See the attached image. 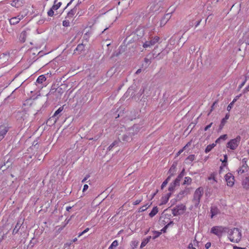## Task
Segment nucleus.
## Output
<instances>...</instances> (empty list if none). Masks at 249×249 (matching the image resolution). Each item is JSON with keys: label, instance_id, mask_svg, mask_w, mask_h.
<instances>
[{"label": "nucleus", "instance_id": "obj_1", "mask_svg": "<svg viewBox=\"0 0 249 249\" xmlns=\"http://www.w3.org/2000/svg\"><path fill=\"white\" fill-rule=\"evenodd\" d=\"M141 128L138 124H134L132 127L128 128L125 131L118 134L119 142L123 143L130 142L132 140V136L137 133Z\"/></svg>", "mask_w": 249, "mask_h": 249}, {"label": "nucleus", "instance_id": "obj_2", "mask_svg": "<svg viewBox=\"0 0 249 249\" xmlns=\"http://www.w3.org/2000/svg\"><path fill=\"white\" fill-rule=\"evenodd\" d=\"M227 232L228 233V238L231 242L238 243L240 241L242 234L238 228H234L231 230L228 229Z\"/></svg>", "mask_w": 249, "mask_h": 249}, {"label": "nucleus", "instance_id": "obj_3", "mask_svg": "<svg viewBox=\"0 0 249 249\" xmlns=\"http://www.w3.org/2000/svg\"><path fill=\"white\" fill-rule=\"evenodd\" d=\"M203 189L202 187H199L195 191L193 199L192 200L195 207H197L200 203V199L203 195Z\"/></svg>", "mask_w": 249, "mask_h": 249}, {"label": "nucleus", "instance_id": "obj_4", "mask_svg": "<svg viewBox=\"0 0 249 249\" xmlns=\"http://www.w3.org/2000/svg\"><path fill=\"white\" fill-rule=\"evenodd\" d=\"M228 228L222 226H214L211 228V232L220 238L224 233L227 232Z\"/></svg>", "mask_w": 249, "mask_h": 249}, {"label": "nucleus", "instance_id": "obj_5", "mask_svg": "<svg viewBox=\"0 0 249 249\" xmlns=\"http://www.w3.org/2000/svg\"><path fill=\"white\" fill-rule=\"evenodd\" d=\"M144 30L142 28H138L132 33L129 36H127L126 39H129L130 41V38L132 36L134 40H139L142 38L144 36Z\"/></svg>", "mask_w": 249, "mask_h": 249}, {"label": "nucleus", "instance_id": "obj_6", "mask_svg": "<svg viewBox=\"0 0 249 249\" xmlns=\"http://www.w3.org/2000/svg\"><path fill=\"white\" fill-rule=\"evenodd\" d=\"M241 138L237 136L235 138L231 140L227 143V147L231 150H235L239 145Z\"/></svg>", "mask_w": 249, "mask_h": 249}, {"label": "nucleus", "instance_id": "obj_7", "mask_svg": "<svg viewBox=\"0 0 249 249\" xmlns=\"http://www.w3.org/2000/svg\"><path fill=\"white\" fill-rule=\"evenodd\" d=\"M16 117L17 120L21 123H22L23 122H25L24 124H25L26 123L30 122V121L28 119L29 118V114L23 110L17 112Z\"/></svg>", "mask_w": 249, "mask_h": 249}, {"label": "nucleus", "instance_id": "obj_8", "mask_svg": "<svg viewBox=\"0 0 249 249\" xmlns=\"http://www.w3.org/2000/svg\"><path fill=\"white\" fill-rule=\"evenodd\" d=\"M248 159L247 158H244L241 163V166L237 170L238 174H242L248 171L249 167L248 165L247 162Z\"/></svg>", "mask_w": 249, "mask_h": 249}, {"label": "nucleus", "instance_id": "obj_9", "mask_svg": "<svg viewBox=\"0 0 249 249\" xmlns=\"http://www.w3.org/2000/svg\"><path fill=\"white\" fill-rule=\"evenodd\" d=\"M160 40V37L158 36H155L154 37L151 38L150 40L145 41L143 44V48H148L154 46Z\"/></svg>", "mask_w": 249, "mask_h": 249}, {"label": "nucleus", "instance_id": "obj_10", "mask_svg": "<svg viewBox=\"0 0 249 249\" xmlns=\"http://www.w3.org/2000/svg\"><path fill=\"white\" fill-rule=\"evenodd\" d=\"M225 178L227 185L232 187L234 183V177L232 174L231 173H228L225 175Z\"/></svg>", "mask_w": 249, "mask_h": 249}, {"label": "nucleus", "instance_id": "obj_11", "mask_svg": "<svg viewBox=\"0 0 249 249\" xmlns=\"http://www.w3.org/2000/svg\"><path fill=\"white\" fill-rule=\"evenodd\" d=\"M57 1L55 0L54 4L51 7V8L48 11L47 14L50 17H53L54 15V10H57L61 5L62 3L59 2L56 3Z\"/></svg>", "mask_w": 249, "mask_h": 249}, {"label": "nucleus", "instance_id": "obj_12", "mask_svg": "<svg viewBox=\"0 0 249 249\" xmlns=\"http://www.w3.org/2000/svg\"><path fill=\"white\" fill-rule=\"evenodd\" d=\"M161 4L159 3L153 2L151 3L149 7V11L151 12H157L160 11Z\"/></svg>", "mask_w": 249, "mask_h": 249}, {"label": "nucleus", "instance_id": "obj_13", "mask_svg": "<svg viewBox=\"0 0 249 249\" xmlns=\"http://www.w3.org/2000/svg\"><path fill=\"white\" fill-rule=\"evenodd\" d=\"M172 12H169L168 13L166 14L164 16L161 18L160 23V26L162 27L164 26L167 21L169 20L171 17Z\"/></svg>", "mask_w": 249, "mask_h": 249}, {"label": "nucleus", "instance_id": "obj_14", "mask_svg": "<svg viewBox=\"0 0 249 249\" xmlns=\"http://www.w3.org/2000/svg\"><path fill=\"white\" fill-rule=\"evenodd\" d=\"M53 90H54V89H52L50 90L49 94L50 95L52 94H53L57 98L60 97L61 95L64 92L63 89L60 87L57 88L54 91H53Z\"/></svg>", "mask_w": 249, "mask_h": 249}, {"label": "nucleus", "instance_id": "obj_15", "mask_svg": "<svg viewBox=\"0 0 249 249\" xmlns=\"http://www.w3.org/2000/svg\"><path fill=\"white\" fill-rule=\"evenodd\" d=\"M30 30L27 29L25 31H23L20 34L19 39L22 42H24L26 40L27 36L30 35Z\"/></svg>", "mask_w": 249, "mask_h": 249}, {"label": "nucleus", "instance_id": "obj_16", "mask_svg": "<svg viewBox=\"0 0 249 249\" xmlns=\"http://www.w3.org/2000/svg\"><path fill=\"white\" fill-rule=\"evenodd\" d=\"M191 189V188L186 187L184 190L180 191L177 196L178 198L180 199L185 196L189 194Z\"/></svg>", "mask_w": 249, "mask_h": 249}, {"label": "nucleus", "instance_id": "obj_17", "mask_svg": "<svg viewBox=\"0 0 249 249\" xmlns=\"http://www.w3.org/2000/svg\"><path fill=\"white\" fill-rule=\"evenodd\" d=\"M78 6V4L76 5L73 8L71 9L67 15V16L65 18H68L69 19H72L74 15L75 14V13L77 12V7Z\"/></svg>", "mask_w": 249, "mask_h": 249}, {"label": "nucleus", "instance_id": "obj_18", "mask_svg": "<svg viewBox=\"0 0 249 249\" xmlns=\"http://www.w3.org/2000/svg\"><path fill=\"white\" fill-rule=\"evenodd\" d=\"M8 129L6 126L4 125H0V141L3 139L4 136L8 132Z\"/></svg>", "mask_w": 249, "mask_h": 249}, {"label": "nucleus", "instance_id": "obj_19", "mask_svg": "<svg viewBox=\"0 0 249 249\" xmlns=\"http://www.w3.org/2000/svg\"><path fill=\"white\" fill-rule=\"evenodd\" d=\"M242 185L244 189H249V177H246L242 180Z\"/></svg>", "mask_w": 249, "mask_h": 249}, {"label": "nucleus", "instance_id": "obj_20", "mask_svg": "<svg viewBox=\"0 0 249 249\" xmlns=\"http://www.w3.org/2000/svg\"><path fill=\"white\" fill-rule=\"evenodd\" d=\"M230 114L227 113L226 114L225 117L221 120L220 124L219 125V129L221 130L223 128V126L227 122V120L229 118Z\"/></svg>", "mask_w": 249, "mask_h": 249}, {"label": "nucleus", "instance_id": "obj_21", "mask_svg": "<svg viewBox=\"0 0 249 249\" xmlns=\"http://www.w3.org/2000/svg\"><path fill=\"white\" fill-rule=\"evenodd\" d=\"M85 50V46L83 44H79L77 45L75 49L74 50V53H76V52H78V54L82 53L83 51Z\"/></svg>", "mask_w": 249, "mask_h": 249}, {"label": "nucleus", "instance_id": "obj_22", "mask_svg": "<svg viewBox=\"0 0 249 249\" xmlns=\"http://www.w3.org/2000/svg\"><path fill=\"white\" fill-rule=\"evenodd\" d=\"M171 195V193L170 192L168 193L165 196H162L160 205L165 204L168 202Z\"/></svg>", "mask_w": 249, "mask_h": 249}, {"label": "nucleus", "instance_id": "obj_23", "mask_svg": "<svg viewBox=\"0 0 249 249\" xmlns=\"http://www.w3.org/2000/svg\"><path fill=\"white\" fill-rule=\"evenodd\" d=\"M63 108V107H61L54 112L53 115L52 116V118L55 119V122H56V120L58 119L59 116H58V115L62 111Z\"/></svg>", "mask_w": 249, "mask_h": 249}, {"label": "nucleus", "instance_id": "obj_24", "mask_svg": "<svg viewBox=\"0 0 249 249\" xmlns=\"http://www.w3.org/2000/svg\"><path fill=\"white\" fill-rule=\"evenodd\" d=\"M22 224V222L21 223V222L20 221H18L17 222L15 227L14 228V229L13 230L12 233L13 234H16V233H17L18 232V231H19V229H20V227H21Z\"/></svg>", "mask_w": 249, "mask_h": 249}, {"label": "nucleus", "instance_id": "obj_25", "mask_svg": "<svg viewBox=\"0 0 249 249\" xmlns=\"http://www.w3.org/2000/svg\"><path fill=\"white\" fill-rule=\"evenodd\" d=\"M185 173V169H183L182 171L180 172V173L178 175L177 178H176V179L174 180L175 182H176L179 185L180 181L181 179L183 178V177Z\"/></svg>", "mask_w": 249, "mask_h": 249}, {"label": "nucleus", "instance_id": "obj_26", "mask_svg": "<svg viewBox=\"0 0 249 249\" xmlns=\"http://www.w3.org/2000/svg\"><path fill=\"white\" fill-rule=\"evenodd\" d=\"M20 19L21 18L18 17H14L10 19L9 22L11 25H15L18 23Z\"/></svg>", "mask_w": 249, "mask_h": 249}, {"label": "nucleus", "instance_id": "obj_27", "mask_svg": "<svg viewBox=\"0 0 249 249\" xmlns=\"http://www.w3.org/2000/svg\"><path fill=\"white\" fill-rule=\"evenodd\" d=\"M179 185L176 182L174 181L173 182L170 183V186L168 188V190L171 193L173 192L176 186H179Z\"/></svg>", "mask_w": 249, "mask_h": 249}, {"label": "nucleus", "instance_id": "obj_28", "mask_svg": "<svg viewBox=\"0 0 249 249\" xmlns=\"http://www.w3.org/2000/svg\"><path fill=\"white\" fill-rule=\"evenodd\" d=\"M151 238L152 237L151 236H148L145 239H144L141 243V248H142L144 247L149 242Z\"/></svg>", "mask_w": 249, "mask_h": 249}, {"label": "nucleus", "instance_id": "obj_29", "mask_svg": "<svg viewBox=\"0 0 249 249\" xmlns=\"http://www.w3.org/2000/svg\"><path fill=\"white\" fill-rule=\"evenodd\" d=\"M176 172V165L173 164L171 168H170L168 173L171 175V176H174Z\"/></svg>", "mask_w": 249, "mask_h": 249}, {"label": "nucleus", "instance_id": "obj_30", "mask_svg": "<svg viewBox=\"0 0 249 249\" xmlns=\"http://www.w3.org/2000/svg\"><path fill=\"white\" fill-rule=\"evenodd\" d=\"M218 210L216 207H212L211 208V218L218 213Z\"/></svg>", "mask_w": 249, "mask_h": 249}, {"label": "nucleus", "instance_id": "obj_31", "mask_svg": "<svg viewBox=\"0 0 249 249\" xmlns=\"http://www.w3.org/2000/svg\"><path fill=\"white\" fill-rule=\"evenodd\" d=\"M158 212V208L157 206L154 207L151 212L149 213V215L150 217L154 216Z\"/></svg>", "mask_w": 249, "mask_h": 249}, {"label": "nucleus", "instance_id": "obj_32", "mask_svg": "<svg viewBox=\"0 0 249 249\" xmlns=\"http://www.w3.org/2000/svg\"><path fill=\"white\" fill-rule=\"evenodd\" d=\"M46 80V77L44 75H40L36 80V83L38 84H42Z\"/></svg>", "mask_w": 249, "mask_h": 249}, {"label": "nucleus", "instance_id": "obj_33", "mask_svg": "<svg viewBox=\"0 0 249 249\" xmlns=\"http://www.w3.org/2000/svg\"><path fill=\"white\" fill-rule=\"evenodd\" d=\"M172 214L174 216H178V215H180L183 214L182 212H179L178 209L176 207H175L172 210Z\"/></svg>", "mask_w": 249, "mask_h": 249}, {"label": "nucleus", "instance_id": "obj_34", "mask_svg": "<svg viewBox=\"0 0 249 249\" xmlns=\"http://www.w3.org/2000/svg\"><path fill=\"white\" fill-rule=\"evenodd\" d=\"M192 178L190 177H186L185 178L184 181L183 183V185H190L192 182Z\"/></svg>", "mask_w": 249, "mask_h": 249}, {"label": "nucleus", "instance_id": "obj_35", "mask_svg": "<svg viewBox=\"0 0 249 249\" xmlns=\"http://www.w3.org/2000/svg\"><path fill=\"white\" fill-rule=\"evenodd\" d=\"M21 1L19 0H15L12 1L11 5L13 6L18 7L21 5Z\"/></svg>", "mask_w": 249, "mask_h": 249}, {"label": "nucleus", "instance_id": "obj_36", "mask_svg": "<svg viewBox=\"0 0 249 249\" xmlns=\"http://www.w3.org/2000/svg\"><path fill=\"white\" fill-rule=\"evenodd\" d=\"M176 207L178 209L179 212H182L183 213L186 210V207L185 205L183 204H181L180 205L176 206Z\"/></svg>", "mask_w": 249, "mask_h": 249}, {"label": "nucleus", "instance_id": "obj_37", "mask_svg": "<svg viewBox=\"0 0 249 249\" xmlns=\"http://www.w3.org/2000/svg\"><path fill=\"white\" fill-rule=\"evenodd\" d=\"M152 232L154 233V234L155 235L154 236H153L152 238L153 239H156V238L158 237L159 236H160L161 234V232H160V231H152Z\"/></svg>", "mask_w": 249, "mask_h": 249}, {"label": "nucleus", "instance_id": "obj_38", "mask_svg": "<svg viewBox=\"0 0 249 249\" xmlns=\"http://www.w3.org/2000/svg\"><path fill=\"white\" fill-rule=\"evenodd\" d=\"M227 138V135H226V134H224V135H221V136L219 138H218V139L216 140L215 142H216V143H218V142H220L221 140H226Z\"/></svg>", "mask_w": 249, "mask_h": 249}, {"label": "nucleus", "instance_id": "obj_39", "mask_svg": "<svg viewBox=\"0 0 249 249\" xmlns=\"http://www.w3.org/2000/svg\"><path fill=\"white\" fill-rule=\"evenodd\" d=\"M62 25L64 27H69L70 26L69 19L67 18L63 21Z\"/></svg>", "mask_w": 249, "mask_h": 249}, {"label": "nucleus", "instance_id": "obj_40", "mask_svg": "<svg viewBox=\"0 0 249 249\" xmlns=\"http://www.w3.org/2000/svg\"><path fill=\"white\" fill-rule=\"evenodd\" d=\"M118 245V242L117 240H114L111 245L108 248V249H113L114 247H116Z\"/></svg>", "mask_w": 249, "mask_h": 249}, {"label": "nucleus", "instance_id": "obj_41", "mask_svg": "<svg viewBox=\"0 0 249 249\" xmlns=\"http://www.w3.org/2000/svg\"><path fill=\"white\" fill-rule=\"evenodd\" d=\"M191 144V142H189L185 146L183 147V148L181 149H180L177 153V156H179L183 151V150L186 148V147H187L189 145Z\"/></svg>", "mask_w": 249, "mask_h": 249}, {"label": "nucleus", "instance_id": "obj_42", "mask_svg": "<svg viewBox=\"0 0 249 249\" xmlns=\"http://www.w3.org/2000/svg\"><path fill=\"white\" fill-rule=\"evenodd\" d=\"M213 180L214 182H217V180L215 179V174L214 173H212L210 175V176L208 178V180Z\"/></svg>", "mask_w": 249, "mask_h": 249}, {"label": "nucleus", "instance_id": "obj_43", "mask_svg": "<svg viewBox=\"0 0 249 249\" xmlns=\"http://www.w3.org/2000/svg\"><path fill=\"white\" fill-rule=\"evenodd\" d=\"M224 159L223 160H221L222 162V163H223V165L224 166H226V164H227V160H228V156L227 155H225L224 156Z\"/></svg>", "mask_w": 249, "mask_h": 249}, {"label": "nucleus", "instance_id": "obj_44", "mask_svg": "<svg viewBox=\"0 0 249 249\" xmlns=\"http://www.w3.org/2000/svg\"><path fill=\"white\" fill-rule=\"evenodd\" d=\"M130 0H126L124 2V4L121 3L124 8H127L130 4Z\"/></svg>", "mask_w": 249, "mask_h": 249}, {"label": "nucleus", "instance_id": "obj_45", "mask_svg": "<svg viewBox=\"0 0 249 249\" xmlns=\"http://www.w3.org/2000/svg\"><path fill=\"white\" fill-rule=\"evenodd\" d=\"M119 142H117V141H114L113 142H112L108 147V149L109 150H110L113 146H114L115 145H116V144H117Z\"/></svg>", "mask_w": 249, "mask_h": 249}, {"label": "nucleus", "instance_id": "obj_46", "mask_svg": "<svg viewBox=\"0 0 249 249\" xmlns=\"http://www.w3.org/2000/svg\"><path fill=\"white\" fill-rule=\"evenodd\" d=\"M139 242L137 241H132L131 242V246L132 247V248L134 249L135 248H136L138 245Z\"/></svg>", "mask_w": 249, "mask_h": 249}, {"label": "nucleus", "instance_id": "obj_47", "mask_svg": "<svg viewBox=\"0 0 249 249\" xmlns=\"http://www.w3.org/2000/svg\"><path fill=\"white\" fill-rule=\"evenodd\" d=\"M147 204H146L145 205H143L142 207H141L139 209V212H144V211H145L148 208V207H147Z\"/></svg>", "mask_w": 249, "mask_h": 249}, {"label": "nucleus", "instance_id": "obj_48", "mask_svg": "<svg viewBox=\"0 0 249 249\" xmlns=\"http://www.w3.org/2000/svg\"><path fill=\"white\" fill-rule=\"evenodd\" d=\"M195 159V155H191L189 156L187 158V160H189L191 161H193Z\"/></svg>", "mask_w": 249, "mask_h": 249}, {"label": "nucleus", "instance_id": "obj_49", "mask_svg": "<svg viewBox=\"0 0 249 249\" xmlns=\"http://www.w3.org/2000/svg\"><path fill=\"white\" fill-rule=\"evenodd\" d=\"M170 225V224H168L167 225H165L160 231V232H165L166 231V230Z\"/></svg>", "mask_w": 249, "mask_h": 249}, {"label": "nucleus", "instance_id": "obj_50", "mask_svg": "<svg viewBox=\"0 0 249 249\" xmlns=\"http://www.w3.org/2000/svg\"><path fill=\"white\" fill-rule=\"evenodd\" d=\"M212 149L213 148L211 147V146L209 144V145H207V146L205 148V153H207L209 152L210 151H211Z\"/></svg>", "mask_w": 249, "mask_h": 249}, {"label": "nucleus", "instance_id": "obj_51", "mask_svg": "<svg viewBox=\"0 0 249 249\" xmlns=\"http://www.w3.org/2000/svg\"><path fill=\"white\" fill-rule=\"evenodd\" d=\"M168 182H167V180H164L161 185V189H163L164 187L167 184Z\"/></svg>", "mask_w": 249, "mask_h": 249}, {"label": "nucleus", "instance_id": "obj_52", "mask_svg": "<svg viewBox=\"0 0 249 249\" xmlns=\"http://www.w3.org/2000/svg\"><path fill=\"white\" fill-rule=\"evenodd\" d=\"M90 177V175L89 174H88L86 176V177L83 179L82 180V182L84 183Z\"/></svg>", "mask_w": 249, "mask_h": 249}, {"label": "nucleus", "instance_id": "obj_53", "mask_svg": "<svg viewBox=\"0 0 249 249\" xmlns=\"http://www.w3.org/2000/svg\"><path fill=\"white\" fill-rule=\"evenodd\" d=\"M233 105V103H231H231L228 105V107H227V110H228V111H230V110L231 109V108L232 107Z\"/></svg>", "mask_w": 249, "mask_h": 249}, {"label": "nucleus", "instance_id": "obj_54", "mask_svg": "<svg viewBox=\"0 0 249 249\" xmlns=\"http://www.w3.org/2000/svg\"><path fill=\"white\" fill-rule=\"evenodd\" d=\"M213 123H210L209 125H207L204 129V131H207L209 129L212 125Z\"/></svg>", "mask_w": 249, "mask_h": 249}, {"label": "nucleus", "instance_id": "obj_55", "mask_svg": "<svg viewBox=\"0 0 249 249\" xmlns=\"http://www.w3.org/2000/svg\"><path fill=\"white\" fill-rule=\"evenodd\" d=\"M211 246V243L210 242H207L205 244V248L206 249H208L210 248Z\"/></svg>", "mask_w": 249, "mask_h": 249}, {"label": "nucleus", "instance_id": "obj_56", "mask_svg": "<svg viewBox=\"0 0 249 249\" xmlns=\"http://www.w3.org/2000/svg\"><path fill=\"white\" fill-rule=\"evenodd\" d=\"M89 188V186L87 184H85L83 187V192H84L86 191Z\"/></svg>", "mask_w": 249, "mask_h": 249}, {"label": "nucleus", "instance_id": "obj_57", "mask_svg": "<svg viewBox=\"0 0 249 249\" xmlns=\"http://www.w3.org/2000/svg\"><path fill=\"white\" fill-rule=\"evenodd\" d=\"M246 80H247V79H246L245 80V81H243V82L240 84V86H239V89L242 88L244 86V85H245V83H246Z\"/></svg>", "mask_w": 249, "mask_h": 249}, {"label": "nucleus", "instance_id": "obj_58", "mask_svg": "<svg viewBox=\"0 0 249 249\" xmlns=\"http://www.w3.org/2000/svg\"><path fill=\"white\" fill-rule=\"evenodd\" d=\"M89 32H87V33H85L84 34V37H83L87 39V38L89 37Z\"/></svg>", "mask_w": 249, "mask_h": 249}, {"label": "nucleus", "instance_id": "obj_59", "mask_svg": "<svg viewBox=\"0 0 249 249\" xmlns=\"http://www.w3.org/2000/svg\"><path fill=\"white\" fill-rule=\"evenodd\" d=\"M141 202V200H137L134 202L133 204L135 205L139 204Z\"/></svg>", "mask_w": 249, "mask_h": 249}, {"label": "nucleus", "instance_id": "obj_60", "mask_svg": "<svg viewBox=\"0 0 249 249\" xmlns=\"http://www.w3.org/2000/svg\"><path fill=\"white\" fill-rule=\"evenodd\" d=\"M7 56V54H5V53H1L0 54V58H3L4 57H6Z\"/></svg>", "mask_w": 249, "mask_h": 249}, {"label": "nucleus", "instance_id": "obj_61", "mask_svg": "<svg viewBox=\"0 0 249 249\" xmlns=\"http://www.w3.org/2000/svg\"><path fill=\"white\" fill-rule=\"evenodd\" d=\"M159 190L157 189L156 192L152 195L151 199L154 198V197L156 196V195L158 193Z\"/></svg>", "mask_w": 249, "mask_h": 249}, {"label": "nucleus", "instance_id": "obj_62", "mask_svg": "<svg viewBox=\"0 0 249 249\" xmlns=\"http://www.w3.org/2000/svg\"><path fill=\"white\" fill-rule=\"evenodd\" d=\"M144 61L146 63H151V61L150 60V59H149L147 58H144Z\"/></svg>", "mask_w": 249, "mask_h": 249}, {"label": "nucleus", "instance_id": "obj_63", "mask_svg": "<svg viewBox=\"0 0 249 249\" xmlns=\"http://www.w3.org/2000/svg\"><path fill=\"white\" fill-rule=\"evenodd\" d=\"M188 248H189L190 249H196L195 248H194V247H193V245H192V244H191V243H190V244L189 245Z\"/></svg>", "mask_w": 249, "mask_h": 249}, {"label": "nucleus", "instance_id": "obj_64", "mask_svg": "<svg viewBox=\"0 0 249 249\" xmlns=\"http://www.w3.org/2000/svg\"><path fill=\"white\" fill-rule=\"evenodd\" d=\"M233 249H246L245 248H241L238 247H234Z\"/></svg>", "mask_w": 249, "mask_h": 249}]
</instances>
